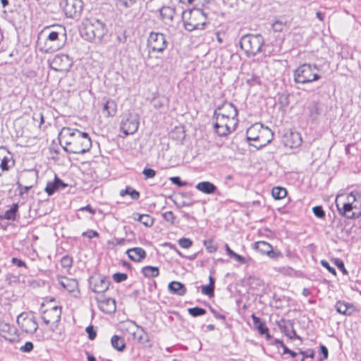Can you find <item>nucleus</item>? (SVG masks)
I'll list each match as a JSON object with an SVG mask.
<instances>
[{"mask_svg":"<svg viewBox=\"0 0 361 361\" xmlns=\"http://www.w3.org/2000/svg\"><path fill=\"white\" fill-rule=\"evenodd\" d=\"M142 273L146 278H155L159 274V269L157 267L146 266L142 269Z\"/></svg>","mask_w":361,"mask_h":361,"instance_id":"36","label":"nucleus"},{"mask_svg":"<svg viewBox=\"0 0 361 361\" xmlns=\"http://www.w3.org/2000/svg\"><path fill=\"white\" fill-rule=\"evenodd\" d=\"M195 188L207 195H213L217 191V187L209 181H201L195 185Z\"/></svg>","mask_w":361,"mask_h":361,"instance_id":"26","label":"nucleus"},{"mask_svg":"<svg viewBox=\"0 0 361 361\" xmlns=\"http://www.w3.org/2000/svg\"><path fill=\"white\" fill-rule=\"evenodd\" d=\"M73 259L68 255L63 256L61 259V265L63 268L69 269L72 267Z\"/></svg>","mask_w":361,"mask_h":361,"instance_id":"45","label":"nucleus"},{"mask_svg":"<svg viewBox=\"0 0 361 361\" xmlns=\"http://www.w3.org/2000/svg\"><path fill=\"white\" fill-rule=\"evenodd\" d=\"M60 6L67 17L73 18L80 15L84 4L82 0H61Z\"/></svg>","mask_w":361,"mask_h":361,"instance_id":"11","label":"nucleus"},{"mask_svg":"<svg viewBox=\"0 0 361 361\" xmlns=\"http://www.w3.org/2000/svg\"><path fill=\"white\" fill-rule=\"evenodd\" d=\"M335 308L338 313L348 316L351 315L355 311V307L353 304L341 300L336 303Z\"/></svg>","mask_w":361,"mask_h":361,"instance_id":"27","label":"nucleus"},{"mask_svg":"<svg viewBox=\"0 0 361 361\" xmlns=\"http://www.w3.org/2000/svg\"><path fill=\"white\" fill-rule=\"evenodd\" d=\"M160 19L166 24L173 22L175 15V8L170 6H162L159 10Z\"/></svg>","mask_w":361,"mask_h":361,"instance_id":"25","label":"nucleus"},{"mask_svg":"<svg viewBox=\"0 0 361 361\" xmlns=\"http://www.w3.org/2000/svg\"><path fill=\"white\" fill-rule=\"evenodd\" d=\"M154 220L148 214H143L142 219V224L146 227H151L153 226Z\"/></svg>","mask_w":361,"mask_h":361,"instance_id":"49","label":"nucleus"},{"mask_svg":"<svg viewBox=\"0 0 361 361\" xmlns=\"http://www.w3.org/2000/svg\"><path fill=\"white\" fill-rule=\"evenodd\" d=\"M17 324L27 334H34L38 328L35 317L24 312L18 315Z\"/></svg>","mask_w":361,"mask_h":361,"instance_id":"12","label":"nucleus"},{"mask_svg":"<svg viewBox=\"0 0 361 361\" xmlns=\"http://www.w3.org/2000/svg\"><path fill=\"white\" fill-rule=\"evenodd\" d=\"M138 0H116L118 6H123L126 8L133 6Z\"/></svg>","mask_w":361,"mask_h":361,"instance_id":"48","label":"nucleus"},{"mask_svg":"<svg viewBox=\"0 0 361 361\" xmlns=\"http://www.w3.org/2000/svg\"><path fill=\"white\" fill-rule=\"evenodd\" d=\"M274 133L271 131L270 128L268 127H264L262 125V128H260L259 134H258V137H255L259 142L258 145H253L255 147L259 149L266 146L267 144L270 143L273 140Z\"/></svg>","mask_w":361,"mask_h":361,"instance_id":"16","label":"nucleus"},{"mask_svg":"<svg viewBox=\"0 0 361 361\" xmlns=\"http://www.w3.org/2000/svg\"><path fill=\"white\" fill-rule=\"evenodd\" d=\"M107 32L108 28L104 21L91 18L85 24L81 35L88 41L99 43L102 41Z\"/></svg>","mask_w":361,"mask_h":361,"instance_id":"3","label":"nucleus"},{"mask_svg":"<svg viewBox=\"0 0 361 361\" xmlns=\"http://www.w3.org/2000/svg\"><path fill=\"white\" fill-rule=\"evenodd\" d=\"M18 203H13L9 209L6 210L4 214L0 215V219L15 221L18 212Z\"/></svg>","mask_w":361,"mask_h":361,"instance_id":"31","label":"nucleus"},{"mask_svg":"<svg viewBox=\"0 0 361 361\" xmlns=\"http://www.w3.org/2000/svg\"><path fill=\"white\" fill-rule=\"evenodd\" d=\"M168 42L166 36L161 32H151L147 39L149 53H163L166 49Z\"/></svg>","mask_w":361,"mask_h":361,"instance_id":"8","label":"nucleus"},{"mask_svg":"<svg viewBox=\"0 0 361 361\" xmlns=\"http://www.w3.org/2000/svg\"><path fill=\"white\" fill-rule=\"evenodd\" d=\"M333 262H334V264L338 267V269H340L341 271V272L344 275L348 274V271L345 268V265H344V263L342 259H341L339 258H335L333 259Z\"/></svg>","mask_w":361,"mask_h":361,"instance_id":"44","label":"nucleus"},{"mask_svg":"<svg viewBox=\"0 0 361 361\" xmlns=\"http://www.w3.org/2000/svg\"><path fill=\"white\" fill-rule=\"evenodd\" d=\"M188 312L193 317L202 316L206 314L207 311L205 309L200 307H195L188 309Z\"/></svg>","mask_w":361,"mask_h":361,"instance_id":"41","label":"nucleus"},{"mask_svg":"<svg viewBox=\"0 0 361 361\" xmlns=\"http://www.w3.org/2000/svg\"><path fill=\"white\" fill-rule=\"evenodd\" d=\"M271 195L275 200H281L287 195V190L282 187H274L271 190Z\"/></svg>","mask_w":361,"mask_h":361,"instance_id":"40","label":"nucleus"},{"mask_svg":"<svg viewBox=\"0 0 361 361\" xmlns=\"http://www.w3.org/2000/svg\"><path fill=\"white\" fill-rule=\"evenodd\" d=\"M192 240L189 238H182L178 240V245L183 248H189L192 245Z\"/></svg>","mask_w":361,"mask_h":361,"instance_id":"51","label":"nucleus"},{"mask_svg":"<svg viewBox=\"0 0 361 361\" xmlns=\"http://www.w3.org/2000/svg\"><path fill=\"white\" fill-rule=\"evenodd\" d=\"M169 180H171V182L173 184L176 185H178L179 187H183V186H185L187 185V183L185 181L181 180L180 177H178V176L171 177L169 178Z\"/></svg>","mask_w":361,"mask_h":361,"instance_id":"58","label":"nucleus"},{"mask_svg":"<svg viewBox=\"0 0 361 361\" xmlns=\"http://www.w3.org/2000/svg\"><path fill=\"white\" fill-rule=\"evenodd\" d=\"M318 71L316 65L303 63L294 71V81L296 83H310L321 78L315 71Z\"/></svg>","mask_w":361,"mask_h":361,"instance_id":"5","label":"nucleus"},{"mask_svg":"<svg viewBox=\"0 0 361 361\" xmlns=\"http://www.w3.org/2000/svg\"><path fill=\"white\" fill-rule=\"evenodd\" d=\"M307 111H308L309 117L312 121L316 120L321 113V111H320V109L319 106V102H316V101L311 102L307 106Z\"/></svg>","mask_w":361,"mask_h":361,"instance_id":"32","label":"nucleus"},{"mask_svg":"<svg viewBox=\"0 0 361 361\" xmlns=\"http://www.w3.org/2000/svg\"><path fill=\"white\" fill-rule=\"evenodd\" d=\"M61 307L60 306H54L50 309H47L43 311L42 314V319L44 323L47 325L49 324H56L61 320Z\"/></svg>","mask_w":361,"mask_h":361,"instance_id":"14","label":"nucleus"},{"mask_svg":"<svg viewBox=\"0 0 361 361\" xmlns=\"http://www.w3.org/2000/svg\"><path fill=\"white\" fill-rule=\"evenodd\" d=\"M280 271L285 275L293 276L295 271L290 267H283L280 268Z\"/></svg>","mask_w":361,"mask_h":361,"instance_id":"62","label":"nucleus"},{"mask_svg":"<svg viewBox=\"0 0 361 361\" xmlns=\"http://www.w3.org/2000/svg\"><path fill=\"white\" fill-rule=\"evenodd\" d=\"M72 65L73 61L67 54H57L50 63L51 68L57 72H68Z\"/></svg>","mask_w":361,"mask_h":361,"instance_id":"13","label":"nucleus"},{"mask_svg":"<svg viewBox=\"0 0 361 361\" xmlns=\"http://www.w3.org/2000/svg\"><path fill=\"white\" fill-rule=\"evenodd\" d=\"M291 334L289 333V331L286 327L284 328L283 332L285 334L288 336L290 339H301L300 336L297 335L294 328L293 326H291Z\"/></svg>","mask_w":361,"mask_h":361,"instance_id":"55","label":"nucleus"},{"mask_svg":"<svg viewBox=\"0 0 361 361\" xmlns=\"http://www.w3.org/2000/svg\"><path fill=\"white\" fill-rule=\"evenodd\" d=\"M168 290L171 294L178 296H183L187 292L185 285L176 281H171L169 283Z\"/></svg>","mask_w":361,"mask_h":361,"instance_id":"24","label":"nucleus"},{"mask_svg":"<svg viewBox=\"0 0 361 361\" xmlns=\"http://www.w3.org/2000/svg\"><path fill=\"white\" fill-rule=\"evenodd\" d=\"M99 234L97 231L93 230H87L82 233V236L87 237L89 239H92L93 238L99 237Z\"/></svg>","mask_w":361,"mask_h":361,"instance_id":"60","label":"nucleus"},{"mask_svg":"<svg viewBox=\"0 0 361 361\" xmlns=\"http://www.w3.org/2000/svg\"><path fill=\"white\" fill-rule=\"evenodd\" d=\"M252 319L253 322L254 327L258 331L259 334L261 336L264 335L267 340L271 338V335L269 333V329L266 326L265 322H262L261 319L257 317L255 314H252Z\"/></svg>","mask_w":361,"mask_h":361,"instance_id":"20","label":"nucleus"},{"mask_svg":"<svg viewBox=\"0 0 361 361\" xmlns=\"http://www.w3.org/2000/svg\"><path fill=\"white\" fill-rule=\"evenodd\" d=\"M99 309L107 314H111L116 310L115 300L109 298L104 299H97Z\"/></svg>","mask_w":361,"mask_h":361,"instance_id":"22","label":"nucleus"},{"mask_svg":"<svg viewBox=\"0 0 361 361\" xmlns=\"http://www.w3.org/2000/svg\"><path fill=\"white\" fill-rule=\"evenodd\" d=\"M0 335L10 342L17 341L19 338L16 326L5 322H0Z\"/></svg>","mask_w":361,"mask_h":361,"instance_id":"15","label":"nucleus"},{"mask_svg":"<svg viewBox=\"0 0 361 361\" xmlns=\"http://www.w3.org/2000/svg\"><path fill=\"white\" fill-rule=\"evenodd\" d=\"M272 246L267 242L258 241L254 243L253 248L262 255H266L271 251Z\"/></svg>","mask_w":361,"mask_h":361,"instance_id":"35","label":"nucleus"},{"mask_svg":"<svg viewBox=\"0 0 361 361\" xmlns=\"http://www.w3.org/2000/svg\"><path fill=\"white\" fill-rule=\"evenodd\" d=\"M319 349L322 357H319L317 361H323L324 360H326L329 356V351L327 348L324 345H321Z\"/></svg>","mask_w":361,"mask_h":361,"instance_id":"57","label":"nucleus"},{"mask_svg":"<svg viewBox=\"0 0 361 361\" xmlns=\"http://www.w3.org/2000/svg\"><path fill=\"white\" fill-rule=\"evenodd\" d=\"M287 145L291 148H296L302 144V137L298 132H290L287 140Z\"/></svg>","mask_w":361,"mask_h":361,"instance_id":"30","label":"nucleus"},{"mask_svg":"<svg viewBox=\"0 0 361 361\" xmlns=\"http://www.w3.org/2000/svg\"><path fill=\"white\" fill-rule=\"evenodd\" d=\"M238 111L237 108L231 102H225L219 105L214 112L213 118L219 121V117L221 120L228 119L231 118L233 120L238 117Z\"/></svg>","mask_w":361,"mask_h":361,"instance_id":"10","label":"nucleus"},{"mask_svg":"<svg viewBox=\"0 0 361 361\" xmlns=\"http://www.w3.org/2000/svg\"><path fill=\"white\" fill-rule=\"evenodd\" d=\"M110 281L106 278L99 276L94 279L92 291L98 293H102L109 289Z\"/></svg>","mask_w":361,"mask_h":361,"instance_id":"21","label":"nucleus"},{"mask_svg":"<svg viewBox=\"0 0 361 361\" xmlns=\"http://www.w3.org/2000/svg\"><path fill=\"white\" fill-rule=\"evenodd\" d=\"M34 348V345L30 341H27L23 346L20 348V350L23 353H30Z\"/></svg>","mask_w":361,"mask_h":361,"instance_id":"59","label":"nucleus"},{"mask_svg":"<svg viewBox=\"0 0 361 361\" xmlns=\"http://www.w3.org/2000/svg\"><path fill=\"white\" fill-rule=\"evenodd\" d=\"M235 123L233 126V129H231L227 123H226L224 120H220L219 121H216L214 124V128L215 132L219 135V136H226L229 133H231L233 130H235V126L238 124V119L236 118Z\"/></svg>","mask_w":361,"mask_h":361,"instance_id":"18","label":"nucleus"},{"mask_svg":"<svg viewBox=\"0 0 361 361\" xmlns=\"http://www.w3.org/2000/svg\"><path fill=\"white\" fill-rule=\"evenodd\" d=\"M139 118L137 114L125 113L121 121V131L126 135L134 134L138 129Z\"/></svg>","mask_w":361,"mask_h":361,"instance_id":"9","label":"nucleus"},{"mask_svg":"<svg viewBox=\"0 0 361 361\" xmlns=\"http://www.w3.org/2000/svg\"><path fill=\"white\" fill-rule=\"evenodd\" d=\"M162 216L166 221L169 222L171 224H174L175 216L172 212L169 211L163 213Z\"/></svg>","mask_w":361,"mask_h":361,"instance_id":"56","label":"nucleus"},{"mask_svg":"<svg viewBox=\"0 0 361 361\" xmlns=\"http://www.w3.org/2000/svg\"><path fill=\"white\" fill-rule=\"evenodd\" d=\"M184 28L192 32L195 30H204L207 23L202 20V14L198 11L185 10L182 13Z\"/></svg>","mask_w":361,"mask_h":361,"instance_id":"6","label":"nucleus"},{"mask_svg":"<svg viewBox=\"0 0 361 361\" xmlns=\"http://www.w3.org/2000/svg\"><path fill=\"white\" fill-rule=\"evenodd\" d=\"M320 264L323 267L326 268L333 275H336V269L334 267H331L329 263L326 260H322Z\"/></svg>","mask_w":361,"mask_h":361,"instance_id":"61","label":"nucleus"},{"mask_svg":"<svg viewBox=\"0 0 361 361\" xmlns=\"http://www.w3.org/2000/svg\"><path fill=\"white\" fill-rule=\"evenodd\" d=\"M271 259H276L281 255V253L278 250H273V247L271 248V251L269 253L266 254Z\"/></svg>","mask_w":361,"mask_h":361,"instance_id":"64","label":"nucleus"},{"mask_svg":"<svg viewBox=\"0 0 361 361\" xmlns=\"http://www.w3.org/2000/svg\"><path fill=\"white\" fill-rule=\"evenodd\" d=\"M239 44L247 56H255L262 51L264 38L259 34H247L241 37Z\"/></svg>","mask_w":361,"mask_h":361,"instance_id":"4","label":"nucleus"},{"mask_svg":"<svg viewBox=\"0 0 361 361\" xmlns=\"http://www.w3.org/2000/svg\"><path fill=\"white\" fill-rule=\"evenodd\" d=\"M127 278H128V276L125 273L117 272L113 275V279L116 283H121V282L126 281L127 279Z\"/></svg>","mask_w":361,"mask_h":361,"instance_id":"53","label":"nucleus"},{"mask_svg":"<svg viewBox=\"0 0 361 361\" xmlns=\"http://www.w3.org/2000/svg\"><path fill=\"white\" fill-rule=\"evenodd\" d=\"M313 214L319 219H324L326 213L322 206H315L312 208Z\"/></svg>","mask_w":361,"mask_h":361,"instance_id":"47","label":"nucleus"},{"mask_svg":"<svg viewBox=\"0 0 361 361\" xmlns=\"http://www.w3.org/2000/svg\"><path fill=\"white\" fill-rule=\"evenodd\" d=\"M85 331L88 334V338L90 341H93L95 339V338L97 336V331L94 329V327L93 326L90 325L87 327H86Z\"/></svg>","mask_w":361,"mask_h":361,"instance_id":"52","label":"nucleus"},{"mask_svg":"<svg viewBox=\"0 0 361 361\" xmlns=\"http://www.w3.org/2000/svg\"><path fill=\"white\" fill-rule=\"evenodd\" d=\"M156 171L150 168H145L142 174L145 179L152 178L156 176Z\"/></svg>","mask_w":361,"mask_h":361,"instance_id":"54","label":"nucleus"},{"mask_svg":"<svg viewBox=\"0 0 361 361\" xmlns=\"http://www.w3.org/2000/svg\"><path fill=\"white\" fill-rule=\"evenodd\" d=\"M127 242H130V240L126 238H114L111 240H109L108 244L112 246L124 245Z\"/></svg>","mask_w":361,"mask_h":361,"instance_id":"46","label":"nucleus"},{"mask_svg":"<svg viewBox=\"0 0 361 361\" xmlns=\"http://www.w3.org/2000/svg\"><path fill=\"white\" fill-rule=\"evenodd\" d=\"M66 187H68V184L56 176L54 181L47 183L44 190L49 196H51L57 190L64 189Z\"/></svg>","mask_w":361,"mask_h":361,"instance_id":"19","label":"nucleus"},{"mask_svg":"<svg viewBox=\"0 0 361 361\" xmlns=\"http://www.w3.org/2000/svg\"><path fill=\"white\" fill-rule=\"evenodd\" d=\"M17 189L19 191V195L20 196L23 195L25 193H27L32 188V185L23 186L19 181L16 183Z\"/></svg>","mask_w":361,"mask_h":361,"instance_id":"50","label":"nucleus"},{"mask_svg":"<svg viewBox=\"0 0 361 361\" xmlns=\"http://www.w3.org/2000/svg\"><path fill=\"white\" fill-rule=\"evenodd\" d=\"M200 288H201L202 294L207 295L209 298L213 297L214 295L215 288L210 286L209 284L203 285Z\"/></svg>","mask_w":361,"mask_h":361,"instance_id":"43","label":"nucleus"},{"mask_svg":"<svg viewBox=\"0 0 361 361\" xmlns=\"http://www.w3.org/2000/svg\"><path fill=\"white\" fill-rule=\"evenodd\" d=\"M111 343L112 347L119 352L123 351L126 348V343L123 338L121 336L117 335L113 336L111 339Z\"/></svg>","mask_w":361,"mask_h":361,"instance_id":"33","label":"nucleus"},{"mask_svg":"<svg viewBox=\"0 0 361 361\" xmlns=\"http://www.w3.org/2000/svg\"><path fill=\"white\" fill-rule=\"evenodd\" d=\"M59 284L68 292H73L78 286V282L75 279H70L66 277L62 278Z\"/></svg>","mask_w":361,"mask_h":361,"instance_id":"34","label":"nucleus"},{"mask_svg":"<svg viewBox=\"0 0 361 361\" xmlns=\"http://www.w3.org/2000/svg\"><path fill=\"white\" fill-rule=\"evenodd\" d=\"M336 205L339 214L350 219H355L361 216V193L353 191L347 195V202H341L336 198Z\"/></svg>","mask_w":361,"mask_h":361,"instance_id":"2","label":"nucleus"},{"mask_svg":"<svg viewBox=\"0 0 361 361\" xmlns=\"http://www.w3.org/2000/svg\"><path fill=\"white\" fill-rule=\"evenodd\" d=\"M224 247L227 255L231 258L234 259L235 261L238 262L240 264H245L246 262L245 258L233 251L228 244H225Z\"/></svg>","mask_w":361,"mask_h":361,"instance_id":"38","label":"nucleus"},{"mask_svg":"<svg viewBox=\"0 0 361 361\" xmlns=\"http://www.w3.org/2000/svg\"><path fill=\"white\" fill-rule=\"evenodd\" d=\"M202 8H194L192 11H198L202 14V20H207L211 14H215L216 11L214 9L215 6V4L213 1L209 0H203V1H200Z\"/></svg>","mask_w":361,"mask_h":361,"instance_id":"17","label":"nucleus"},{"mask_svg":"<svg viewBox=\"0 0 361 361\" xmlns=\"http://www.w3.org/2000/svg\"><path fill=\"white\" fill-rule=\"evenodd\" d=\"M119 195L121 197H124L125 195H128L133 200H137L140 196V192L130 186H127L124 190H121L119 192Z\"/></svg>","mask_w":361,"mask_h":361,"instance_id":"37","label":"nucleus"},{"mask_svg":"<svg viewBox=\"0 0 361 361\" xmlns=\"http://www.w3.org/2000/svg\"><path fill=\"white\" fill-rule=\"evenodd\" d=\"M11 262L12 264L16 265L18 267H27L25 262L16 257H13L11 259Z\"/></svg>","mask_w":361,"mask_h":361,"instance_id":"63","label":"nucleus"},{"mask_svg":"<svg viewBox=\"0 0 361 361\" xmlns=\"http://www.w3.org/2000/svg\"><path fill=\"white\" fill-rule=\"evenodd\" d=\"M204 245L209 253H214L217 250V246L214 243V240L212 239L204 240Z\"/></svg>","mask_w":361,"mask_h":361,"instance_id":"42","label":"nucleus"},{"mask_svg":"<svg viewBox=\"0 0 361 361\" xmlns=\"http://www.w3.org/2000/svg\"><path fill=\"white\" fill-rule=\"evenodd\" d=\"M61 133H66L69 138L66 140V145H69L66 152L71 154H84L88 152L92 147V141L88 133L78 130H72L70 128H63Z\"/></svg>","mask_w":361,"mask_h":361,"instance_id":"1","label":"nucleus"},{"mask_svg":"<svg viewBox=\"0 0 361 361\" xmlns=\"http://www.w3.org/2000/svg\"><path fill=\"white\" fill-rule=\"evenodd\" d=\"M298 354L302 355L300 361H313L314 358V351L310 348L306 350L299 349Z\"/></svg>","mask_w":361,"mask_h":361,"instance_id":"39","label":"nucleus"},{"mask_svg":"<svg viewBox=\"0 0 361 361\" xmlns=\"http://www.w3.org/2000/svg\"><path fill=\"white\" fill-rule=\"evenodd\" d=\"M117 111V104L113 99H107L104 103L102 112L108 117H113Z\"/></svg>","mask_w":361,"mask_h":361,"instance_id":"28","label":"nucleus"},{"mask_svg":"<svg viewBox=\"0 0 361 361\" xmlns=\"http://www.w3.org/2000/svg\"><path fill=\"white\" fill-rule=\"evenodd\" d=\"M262 128V124L259 123H256L252 125L246 132L247 134V140L248 141L252 140L257 142V140L255 137H258V134H259L260 128Z\"/></svg>","mask_w":361,"mask_h":361,"instance_id":"29","label":"nucleus"},{"mask_svg":"<svg viewBox=\"0 0 361 361\" xmlns=\"http://www.w3.org/2000/svg\"><path fill=\"white\" fill-rule=\"evenodd\" d=\"M126 254L132 261L137 262H142L147 256L145 250L142 247H133L128 249L126 251Z\"/></svg>","mask_w":361,"mask_h":361,"instance_id":"23","label":"nucleus"},{"mask_svg":"<svg viewBox=\"0 0 361 361\" xmlns=\"http://www.w3.org/2000/svg\"><path fill=\"white\" fill-rule=\"evenodd\" d=\"M60 35H66V29L64 27L58 26L55 30H50L44 47L45 52L54 51L62 47V42L59 39Z\"/></svg>","mask_w":361,"mask_h":361,"instance_id":"7","label":"nucleus"}]
</instances>
